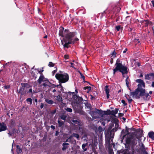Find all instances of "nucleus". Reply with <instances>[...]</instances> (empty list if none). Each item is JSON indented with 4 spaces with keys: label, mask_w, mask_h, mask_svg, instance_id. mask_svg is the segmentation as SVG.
Instances as JSON below:
<instances>
[{
    "label": "nucleus",
    "mask_w": 154,
    "mask_h": 154,
    "mask_svg": "<svg viewBox=\"0 0 154 154\" xmlns=\"http://www.w3.org/2000/svg\"><path fill=\"white\" fill-rule=\"evenodd\" d=\"M136 82L139 83L137 85L138 88L134 91L130 92V95H132L133 97L137 99H139L141 97L145 100H149L150 96L148 93H146L145 89L142 88V86L144 88L145 87V83L143 81L139 79H137Z\"/></svg>",
    "instance_id": "1"
},
{
    "label": "nucleus",
    "mask_w": 154,
    "mask_h": 154,
    "mask_svg": "<svg viewBox=\"0 0 154 154\" xmlns=\"http://www.w3.org/2000/svg\"><path fill=\"white\" fill-rule=\"evenodd\" d=\"M115 66L116 67L113 69V74H115L116 72L119 71L122 73L123 77H124V74H127L128 72L127 67L122 65V63H120L119 59H118L116 61Z\"/></svg>",
    "instance_id": "2"
},
{
    "label": "nucleus",
    "mask_w": 154,
    "mask_h": 154,
    "mask_svg": "<svg viewBox=\"0 0 154 154\" xmlns=\"http://www.w3.org/2000/svg\"><path fill=\"white\" fill-rule=\"evenodd\" d=\"M63 39L69 42V43H74L79 39L75 36V33L70 32L66 34Z\"/></svg>",
    "instance_id": "3"
},
{
    "label": "nucleus",
    "mask_w": 154,
    "mask_h": 154,
    "mask_svg": "<svg viewBox=\"0 0 154 154\" xmlns=\"http://www.w3.org/2000/svg\"><path fill=\"white\" fill-rule=\"evenodd\" d=\"M55 77L59 80L60 83H65L68 81L69 79L68 75L66 73H57L55 75Z\"/></svg>",
    "instance_id": "4"
},
{
    "label": "nucleus",
    "mask_w": 154,
    "mask_h": 154,
    "mask_svg": "<svg viewBox=\"0 0 154 154\" xmlns=\"http://www.w3.org/2000/svg\"><path fill=\"white\" fill-rule=\"evenodd\" d=\"M99 110L95 109L94 111H91L89 113L94 119H96L98 117Z\"/></svg>",
    "instance_id": "5"
},
{
    "label": "nucleus",
    "mask_w": 154,
    "mask_h": 154,
    "mask_svg": "<svg viewBox=\"0 0 154 154\" xmlns=\"http://www.w3.org/2000/svg\"><path fill=\"white\" fill-rule=\"evenodd\" d=\"M77 106L79 108V109H77L76 108V107H75V109H76V112L81 115H85V113L82 110V106L79 104H77Z\"/></svg>",
    "instance_id": "6"
},
{
    "label": "nucleus",
    "mask_w": 154,
    "mask_h": 154,
    "mask_svg": "<svg viewBox=\"0 0 154 154\" xmlns=\"http://www.w3.org/2000/svg\"><path fill=\"white\" fill-rule=\"evenodd\" d=\"M145 79L151 81L154 80V73H151L146 75Z\"/></svg>",
    "instance_id": "7"
},
{
    "label": "nucleus",
    "mask_w": 154,
    "mask_h": 154,
    "mask_svg": "<svg viewBox=\"0 0 154 154\" xmlns=\"http://www.w3.org/2000/svg\"><path fill=\"white\" fill-rule=\"evenodd\" d=\"M21 85L22 86L18 90V92L19 93H20L22 91H23L24 90L25 88H28V84L27 83H22Z\"/></svg>",
    "instance_id": "8"
},
{
    "label": "nucleus",
    "mask_w": 154,
    "mask_h": 154,
    "mask_svg": "<svg viewBox=\"0 0 154 154\" xmlns=\"http://www.w3.org/2000/svg\"><path fill=\"white\" fill-rule=\"evenodd\" d=\"M62 44L63 45L64 48H68L69 44H72V43H69V42L63 39V41H61Z\"/></svg>",
    "instance_id": "9"
},
{
    "label": "nucleus",
    "mask_w": 154,
    "mask_h": 154,
    "mask_svg": "<svg viewBox=\"0 0 154 154\" xmlns=\"http://www.w3.org/2000/svg\"><path fill=\"white\" fill-rule=\"evenodd\" d=\"M0 132L4 131L7 130V127L4 123H0Z\"/></svg>",
    "instance_id": "10"
},
{
    "label": "nucleus",
    "mask_w": 154,
    "mask_h": 154,
    "mask_svg": "<svg viewBox=\"0 0 154 154\" xmlns=\"http://www.w3.org/2000/svg\"><path fill=\"white\" fill-rule=\"evenodd\" d=\"M69 145L68 143H63L62 144V146H63V148H62V150L63 151H64L66 150V149L68 148V145Z\"/></svg>",
    "instance_id": "11"
},
{
    "label": "nucleus",
    "mask_w": 154,
    "mask_h": 154,
    "mask_svg": "<svg viewBox=\"0 0 154 154\" xmlns=\"http://www.w3.org/2000/svg\"><path fill=\"white\" fill-rule=\"evenodd\" d=\"M44 78V77L43 75H41L40 76L38 80V82L39 84H40L43 81Z\"/></svg>",
    "instance_id": "12"
},
{
    "label": "nucleus",
    "mask_w": 154,
    "mask_h": 154,
    "mask_svg": "<svg viewBox=\"0 0 154 154\" xmlns=\"http://www.w3.org/2000/svg\"><path fill=\"white\" fill-rule=\"evenodd\" d=\"M118 109H116L114 110H111V115H112L114 116H115V114L117 113L118 112Z\"/></svg>",
    "instance_id": "13"
},
{
    "label": "nucleus",
    "mask_w": 154,
    "mask_h": 154,
    "mask_svg": "<svg viewBox=\"0 0 154 154\" xmlns=\"http://www.w3.org/2000/svg\"><path fill=\"white\" fill-rule=\"evenodd\" d=\"M63 30L64 28L63 27H61L60 28V29L59 30V35L60 36H61L62 37H63Z\"/></svg>",
    "instance_id": "14"
},
{
    "label": "nucleus",
    "mask_w": 154,
    "mask_h": 154,
    "mask_svg": "<svg viewBox=\"0 0 154 154\" xmlns=\"http://www.w3.org/2000/svg\"><path fill=\"white\" fill-rule=\"evenodd\" d=\"M72 122L75 123V124H77L76 125V126L79 127V128H80V126L81 125L80 123L77 120H73L72 121Z\"/></svg>",
    "instance_id": "15"
},
{
    "label": "nucleus",
    "mask_w": 154,
    "mask_h": 154,
    "mask_svg": "<svg viewBox=\"0 0 154 154\" xmlns=\"http://www.w3.org/2000/svg\"><path fill=\"white\" fill-rule=\"evenodd\" d=\"M149 137V138L154 139V133L153 132H150L148 134Z\"/></svg>",
    "instance_id": "16"
},
{
    "label": "nucleus",
    "mask_w": 154,
    "mask_h": 154,
    "mask_svg": "<svg viewBox=\"0 0 154 154\" xmlns=\"http://www.w3.org/2000/svg\"><path fill=\"white\" fill-rule=\"evenodd\" d=\"M16 151L18 153H21L22 151V149L18 145L16 146Z\"/></svg>",
    "instance_id": "17"
},
{
    "label": "nucleus",
    "mask_w": 154,
    "mask_h": 154,
    "mask_svg": "<svg viewBox=\"0 0 154 154\" xmlns=\"http://www.w3.org/2000/svg\"><path fill=\"white\" fill-rule=\"evenodd\" d=\"M131 143L133 146L136 145L137 144L136 140L135 139H131Z\"/></svg>",
    "instance_id": "18"
},
{
    "label": "nucleus",
    "mask_w": 154,
    "mask_h": 154,
    "mask_svg": "<svg viewBox=\"0 0 154 154\" xmlns=\"http://www.w3.org/2000/svg\"><path fill=\"white\" fill-rule=\"evenodd\" d=\"M45 102L48 104H53L54 102L53 100H49L48 99H46L45 100Z\"/></svg>",
    "instance_id": "19"
},
{
    "label": "nucleus",
    "mask_w": 154,
    "mask_h": 154,
    "mask_svg": "<svg viewBox=\"0 0 154 154\" xmlns=\"http://www.w3.org/2000/svg\"><path fill=\"white\" fill-rule=\"evenodd\" d=\"M131 139L130 138H126V143L128 144H130V143H131Z\"/></svg>",
    "instance_id": "20"
},
{
    "label": "nucleus",
    "mask_w": 154,
    "mask_h": 154,
    "mask_svg": "<svg viewBox=\"0 0 154 154\" xmlns=\"http://www.w3.org/2000/svg\"><path fill=\"white\" fill-rule=\"evenodd\" d=\"M128 77L125 80L126 84L128 87V86L130 82V80L128 79Z\"/></svg>",
    "instance_id": "21"
},
{
    "label": "nucleus",
    "mask_w": 154,
    "mask_h": 154,
    "mask_svg": "<svg viewBox=\"0 0 154 154\" xmlns=\"http://www.w3.org/2000/svg\"><path fill=\"white\" fill-rule=\"evenodd\" d=\"M87 143L83 144L82 145V147L84 151H86L87 150V148H85V147L87 146Z\"/></svg>",
    "instance_id": "22"
},
{
    "label": "nucleus",
    "mask_w": 154,
    "mask_h": 154,
    "mask_svg": "<svg viewBox=\"0 0 154 154\" xmlns=\"http://www.w3.org/2000/svg\"><path fill=\"white\" fill-rule=\"evenodd\" d=\"M108 85H106L105 87V92L106 94H108L109 93V90L108 89Z\"/></svg>",
    "instance_id": "23"
},
{
    "label": "nucleus",
    "mask_w": 154,
    "mask_h": 154,
    "mask_svg": "<svg viewBox=\"0 0 154 154\" xmlns=\"http://www.w3.org/2000/svg\"><path fill=\"white\" fill-rule=\"evenodd\" d=\"M140 146V148L141 150L142 151H144L145 148L144 145L143 144V143H141V145Z\"/></svg>",
    "instance_id": "24"
},
{
    "label": "nucleus",
    "mask_w": 154,
    "mask_h": 154,
    "mask_svg": "<svg viewBox=\"0 0 154 154\" xmlns=\"http://www.w3.org/2000/svg\"><path fill=\"white\" fill-rule=\"evenodd\" d=\"M91 88L90 86H86L84 88V89L86 90L88 89V91H87V92H88L89 91L91 90Z\"/></svg>",
    "instance_id": "25"
},
{
    "label": "nucleus",
    "mask_w": 154,
    "mask_h": 154,
    "mask_svg": "<svg viewBox=\"0 0 154 154\" xmlns=\"http://www.w3.org/2000/svg\"><path fill=\"white\" fill-rule=\"evenodd\" d=\"M56 99L59 101H60L62 100V98L60 95H58L57 96Z\"/></svg>",
    "instance_id": "26"
},
{
    "label": "nucleus",
    "mask_w": 154,
    "mask_h": 154,
    "mask_svg": "<svg viewBox=\"0 0 154 154\" xmlns=\"http://www.w3.org/2000/svg\"><path fill=\"white\" fill-rule=\"evenodd\" d=\"M72 136L73 137H75L78 139H79V135L77 134L73 133L72 134Z\"/></svg>",
    "instance_id": "27"
},
{
    "label": "nucleus",
    "mask_w": 154,
    "mask_h": 154,
    "mask_svg": "<svg viewBox=\"0 0 154 154\" xmlns=\"http://www.w3.org/2000/svg\"><path fill=\"white\" fill-rule=\"evenodd\" d=\"M60 118L61 119L65 120L67 117V116L65 115H62L60 116Z\"/></svg>",
    "instance_id": "28"
},
{
    "label": "nucleus",
    "mask_w": 154,
    "mask_h": 154,
    "mask_svg": "<svg viewBox=\"0 0 154 154\" xmlns=\"http://www.w3.org/2000/svg\"><path fill=\"white\" fill-rule=\"evenodd\" d=\"M26 101L27 102H29L30 104H31L32 102V100L31 98H28L26 100Z\"/></svg>",
    "instance_id": "29"
},
{
    "label": "nucleus",
    "mask_w": 154,
    "mask_h": 154,
    "mask_svg": "<svg viewBox=\"0 0 154 154\" xmlns=\"http://www.w3.org/2000/svg\"><path fill=\"white\" fill-rule=\"evenodd\" d=\"M58 122L59 124V125L60 127L61 126L63 125V122H61L59 120L58 121Z\"/></svg>",
    "instance_id": "30"
},
{
    "label": "nucleus",
    "mask_w": 154,
    "mask_h": 154,
    "mask_svg": "<svg viewBox=\"0 0 154 154\" xmlns=\"http://www.w3.org/2000/svg\"><path fill=\"white\" fill-rule=\"evenodd\" d=\"M65 110L67 112H72V109L69 108H67Z\"/></svg>",
    "instance_id": "31"
},
{
    "label": "nucleus",
    "mask_w": 154,
    "mask_h": 154,
    "mask_svg": "<svg viewBox=\"0 0 154 154\" xmlns=\"http://www.w3.org/2000/svg\"><path fill=\"white\" fill-rule=\"evenodd\" d=\"M111 55H112L111 57H112L113 58H114L116 57V53L115 51H114Z\"/></svg>",
    "instance_id": "32"
},
{
    "label": "nucleus",
    "mask_w": 154,
    "mask_h": 154,
    "mask_svg": "<svg viewBox=\"0 0 154 154\" xmlns=\"http://www.w3.org/2000/svg\"><path fill=\"white\" fill-rule=\"evenodd\" d=\"M54 66V64L51 62H50L48 64V66L50 67H53Z\"/></svg>",
    "instance_id": "33"
},
{
    "label": "nucleus",
    "mask_w": 154,
    "mask_h": 154,
    "mask_svg": "<svg viewBox=\"0 0 154 154\" xmlns=\"http://www.w3.org/2000/svg\"><path fill=\"white\" fill-rule=\"evenodd\" d=\"M121 28V27L120 26V25L116 26V28L117 31H119L120 30Z\"/></svg>",
    "instance_id": "34"
},
{
    "label": "nucleus",
    "mask_w": 154,
    "mask_h": 154,
    "mask_svg": "<svg viewBox=\"0 0 154 154\" xmlns=\"http://www.w3.org/2000/svg\"><path fill=\"white\" fill-rule=\"evenodd\" d=\"M121 102L124 104V106H126L127 105V104L125 102V101L124 100H122Z\"/></svg>",
    "instance_id": "35"
},
{
    "label": "nucleus",
    "mask_w": 154,
    "mask_h": 154,
    "mask_svg": "<svg viewBox=\"0 0 154 154\" xmlns=\"http://www.w3.org/2000/svg\"><path fill=\"white\" fill-rule=\"evenodd\" d=\"M80 75H81V78L82 79L84 80L85 79V77L84 76L81 72H80Z\"/></svg>",
    "instance_id": "36"
},
{
    "label": "nucleus",
    "mask_w": 154,
    "mask_h": 154,
    "mask_svg": "<svg viewBox=\"0 0 154 154\" xmlns=\"http://www.w3.org/2000/svg\"><path fill=\"white\" fill-rule=\"evenodd\" d=\"M151 3L152 4V5H150L152 6L153 7H154V0H152L151 1Z\"/></svg>",
    "instance_id": "37"
},
{
    "label": "nucleus",
    "mask_w": 154,
    "mask_h": 154,
    "mask_svg": "<svg viewBox=\"0 0 154 154\" xmlns=\"http://www.w3.org/2000/svg\"><path fill=\"white\" fill-rule=\"evenodd\" d=\"M4 87L5 89H8L10 88V86L9 85L5 86Z\"/></svg>",
    "instance_id": "38"
},
{
    "label": "nucleus",
    "mask_w": 154,
    "mask_h": 154,
    "mask_svg": "<svg viewBox=\"0 0 154 154\" xmlns=\"http://www.w3.org/2000/svg\"><path fill=\"white\" fill-rule=\"evenodd\" d=\"M70 64L71 65L70 66V67H72L73 68H75L74 66L73 65L74 63H70Z\"/></svg>",
    "instance_id": "39"
},
{
    "label": "nucleus",
    "mask_w": 154,
    "mask_h": 154,
    "mask_svg": "<svg viewBox=\"0 0 154 154\" xmlns=\"http://www.w3.org/2000/svg\"><path fill=\"white\" fill-rule=\"evenodd\" d=\"M128 100V102L129 103H131L132 101V99H128L127 98Z\"/></svg>",
    "instance_id": "40"
},
{
    "label": "nucleus",
    "mask_w": 154,
    "mask_h": 154,
    "mask_svg": "<svg viewBox=\"0 0 154 154\" xmlns=\"http://www.w3.org/2000/svg\"><path fill=\"white\" fill-rule=\"evenodd\" d=\"M69 58V56L68 55H64V58L66 59H67Z\"/></svg>",
    "instance_id": "41"
},
{
    "label": "nucleus",
    "mask_w": 154,
    "mask_h": 154,
    "mask_svg": "<svg viewBox=\"0 0 154 154\" xmlns=\"http://www.w3.org/2000/svg\"><path fill=\"white\" fill-rule=\"evenodd\" d=\"M119 116L120 117L122 116H123L124 114L123 113H119Z\"/></svg>",
    "instance_id": "42"
},
{
    "label": "nucleus",
    "mask_w": 154,
    "mask_h": 154,
    "mask_svg": "<svg viewBox=\"0 0 154 154\" xmlns=\"http://www.w3.org/2000/svg\"><path fill=\"white\" fill-rule=\"evenodd\" d=\"M44 106V104L42 103H41V105L40 106V108L41 109H42Z\"/></svg>",
    "instance_id": "43"
},
{
    "label": "nucleus",
    "mask_w": 154,
    "mask_h": 154,
    "mask_svg": "<svg viewBox=\"0 0 154 154\" xmlns=\"http://www.w3.org/2000/svg\"><path fill=\"white\" fill-rule=\"evenodd\" d=\"M51 128L53 129H55V126L53 125H51Z\"/></svg>",
    "instance_id": "44"
},
{
    "label": "nucleus",
    "mask_w": 154,
    "mask_h": 154,
    "mask_svg": "<svg viewBox=\"0 0 154 154\" xmlns=\"http://www.w3.org/2000/svg\"><path fill=\"white\" fill-rule=\"evenodd\" d=\"M127 51V48H125V50L123 51V53H125Z\"/></svg>",
    "instance_id": "45"
},
{
    "label": "nucleus",
    "mask_w": 154,
    "mask_h": 154,
    "mask_svg": "<svg viewBox=\"0 0 154 154\" xmlns=\"http://www.w3.org/2000/svg\"><path fill=\"white\" fill-rule=\"evenodd\" d=\"M128 152V151L126 150L124 152L123 154H128V153H127V152Z\"/></svg>",
    "instance_id": "46"
},
{
    "label": "nucleus",
    "mask_w": 154,
    "mask_h": 154,
    "mask_svg": "<svg viewBox=\"0 0 154 154\" xmlns=\"http://www.w3.org/2000/svg\"><path fill=\"white\" fill-rule=\"evenodd\" d=\"M135 42H137V43H139L140 42V41H139L138 39H136L134 41Z\"/></svg>",
    "instance_id": "47"
},
{
    "label": "nucleus",
    "mask_w": 154,
    "mask_h": 154,
    "mask_svg": "<svg viewBox=\"0 0 154 154\" xmlns=\"http://www.w3.org/2000/svg\"><path fill=\"white\" fill-rule=\"evenodd\" d=\"M106 94V97H107V99H108L109 97V93H108V94Z\"/></svg>",
    "instance_id": "48"
},
{
    "label": "nucleus",
    "mask_w": 154,
    "mask_h": 154,
    "mask_svg": "<svg viewBox=\"0 0 154 154\" xmlns=\"http://www.w3.org/2000/svg\"><path fill=\"white\" fill-rule=\"evenodd\" d=\"M144 153L145 154H148V153L147 152L145 151V150L144 151H143Z\"/></svg>",
    "instance_id": "49"
},
{
    "label": "nucleus",
    "mask_w": 154,
    "mask_h": 154,
    "mask_svg": "<svg viewBox=\"0 0 154 154\" xmlns=\"http://www.w3.org/2000/svg\"><path fill=\"white\" fill-rule=\"evenodd\" d=\"M56 70H54L52 72V73L54 74L56 72Z\"/></svg>",
    "instance_id": "50"
},
{
    "label": "nucleus",
    "mask_w": 154,
    "mask_h": 154,
    "mask_svg": "<svg viewBox=\"0 0 154 154\" xmlns=\"http://www.w3.org/2000/svg\"><path fill=\"white\" fill-rule=\"evenodd\" d=\"M32 89H29V93H32Z\"/></svg>",
    "instance_id": "51"
},
{
    "label": "nucleus",
    "mask_w": 154,
    "mask_h": 154,
    "mask_svg": "<svg viewBox=\"0 0 154 154\" xmlns=\"http://www.w3.org/2000/svg\"><path fill=\"white\" fill-rule=\"evenodd\" d=\"M111 111L109 110L108 111V114H109V115H111V113H111Z\"/></svg>",
    "instance_id": "52"
},
{
    "label": "nucleus",
    "mask_w": 154,
    "mask_h": 154,
    "mask_svg": "<svg viewBox=\"0 0 154 154\" xmlns=\"http://www.w3.org/2000/svg\"><path fill=\"white\" fill-rule=\"evenodd\" d=\"M143 76V75L142 73H141L140 75V77H141Z\"/></svg>",
    "instance_id": "53"
},
{
    "label": "nucleus",
    "mask_w": 154,
    "mask_h": 154,
    "mask_svg": "<svg viewBox=\"0 0 154 154\" xmlns=\"http://www.w3.org/2000/svg\"><path fill=\"white\" fill-rule=\"evenodd\" d=\"M152 86L153 87H154V82H152Z\"/></svg>",
    "instance_id": "54"
},
{
    "label": "nucleus",
    "mask_w": 154,
    "mask_h": 154,
    "mask_svg": "<svg viewBox=\"0 0 154 154\" xmlns=\"http://www.w3.org/2000/svg\"><path fill=\"white\" fill-rule=\"evenodd\" d=\"M122 119L125 122L126 120V119L124 117H123Z\"/></svg>",
    "instance_id": "55"
},
{
    "label": "nucleus",
    "mask_w": 154,
    "mask_h": 154,
    "mask_svg": "<svg viewBox=\"0 0 154 154\" xmlns=\"http://www.w3.org/2000/svg\"><path fill=\"white\" fill-rule=\"evenodd\" d=\"M152 93V91H149V94H151Z\"/></svg>",
    "instance_id": "56"
},
{
    "label": "nucleus",
    "mask_w": 154,
    "mask_h": 154,
    "mask_svg": "<svg viewBox=\"0 0 154 154\" xmlns=\"http://www.w3.org/2000/svg\"><path fill=\"white\" fill-rule=\"evenodd\" d=\"M72 137H73L72 135L70 136L68 138L69 139H71L72 138Z\"/></svg>",
    "instance_id": "57"
},
{
    "label": "nucleus",
    "mask_w": 154,
    "mask_h": 154,
    "mask_svg": "<svg viewBox=\"0 0 154 154\" xmlns=\"http://www.w3.org/2000/svg\"><path fill=\"white\" fill-rule=\"evenodd\" d=\"M69 140V139H68H68H67L66 140V142H68V141H68V140Z\"/></svg>",
    "instance_id": "58"
},
{
    "label": "nucleus",
    "mask_w": 154,
    "mask_h": 154,
    "mask_svg": "<svg viewBox=\"0 0 154 154\" xmlns=\"http://www.w3.org/2000/svg\"><path fill=\"white\" fill-rule=\"evenodd\" d=\"M55 91H56V90L55 89H54L53 91V92H54Z\"/></svg>",
    "instance_id": "59"
},
{
    "label": "nucleus",
    "mask_w": 154,
    "mask_h": 154,
    "mask_svg": "<svg viewBox=\"0 0 154 154\" xmlns=\"http://www.w3.org/2000/svg\"><path fill=\"white\" fill-rule=\"evenodd\" d=\"M35 101L36 102H37V99H35Z\"/></svg>",
    "instance_id": "60"
},
{
    "label": "nucleus",
    "mask_w": 154,
    "mask_h": 154,
    "mask_svg": "<svg viewBox=\"0 0 154 154\" xmlns=\"http://www.w3.org/2000/svg\"><path fill=\"white\" fill-rule=\"evenodd\" d=\"M43 70H41V71H39V73H40V72H43Z\"/></svg>",
    "instance_id": "61"
},
{
    "label": "nucleus",
    "mask_w": 154,
    "mask_h": 154,
    "mask_svg": "<svg viewBox=\"0 0 154 154\" xmlns=\"http://www.w3.org/2000/svg\"><path fill=\"white\" fill-rule=\"evenodd\" d=\"M112 61H113V60H112V59H111V63H112Z\"/></svg>",
    "instance_id": "62"
},
{
    "label": "nucleus",
    "mask_w": 154,
    "mask_h": 154,
    "mask_svg": "<svg viewBox=\"0 0 154 154\" xmlns=\"http://www.w3.org/2000/svg\"><path fill=\"white\" fill-rule=\"evenodd\" d=\"M47 38V35H46V36H45L44 37V38Z\"/></svg>",
    "instance_id": "63"
},
{
    "label": "nucleus",
    "mask_w": 154,
    "mask_h": 154,
    "mask_svg": "<svg viewBox=\"0 0 154 154\" xmlns=\"http://www.w3.org/2000/svg\"><path fill=\"white\" fill-rule=\"evenodd\" d=\"M75 91L76 92L78 93L77 90V89H76V90H75Z\"/></svg>",
    "instance_id": "64"
}]
</instances>
